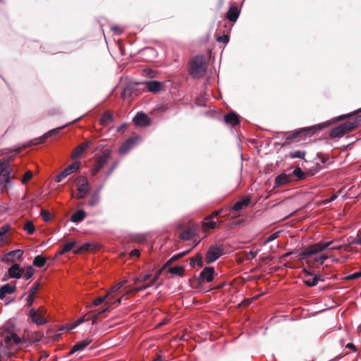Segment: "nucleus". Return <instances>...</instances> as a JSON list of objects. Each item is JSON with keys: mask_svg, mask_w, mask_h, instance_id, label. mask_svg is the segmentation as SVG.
I'll return each mask as SVG.
<instances>
[{"mask_svg": "<svg viewBox=\"0 0 361 361\" xmlns=\"http://www.w3.org/2000/svg\"><path fill=\"white\" fill-rule=\"evenodd\" d=\"M360 119L357 118L352 121H348L341 124L338 127L334 128L330 133L331 137H341L344 135L346 133L353 130L355 129L359 124Z\"/></svg>", "mask_w": 361, "mask_h": 361, "instance_id": "obj_1", "label": "nucleus"}, {"mask_svg": "<svg viewBox=\"0 0 361 361\" xmlns=\"http://www.w3.org/2000/svg\"><path fill=\"white\" fill-rule=\"evenodd\" d=\"M207 70V63L204 57L202 56H195L191 61L190 72L193 78L202 77Z\"/></svg>", "mask_w": 361, "mask_h": 361, "instance_id": "obj_2", "label": "nucleus"}, {"mask_svg": "<svg viewBox=\"0 0 361 361\" xmlns=\"http://www.w3.org/2000/svg\"><path fill=\"white\" fill-rule=\"evenodd\" d=\"M323 124L314 125L310 127L301 128L293 131L287 132V139L291 140L302 136H311L323 128Z\"/></svg>", "mask_w": 361, "mask_h": 361, "instance_id": "obj_3", "label": "nucleus"}, {"mask_svg": "<svg viewBox=\"0 0 361 361\" xmlns=\"http://www.w3.org/2000/svg\"><path fill=\"white\" fill-rule=\"evenodd\" d=\"M77 185V192L73 195V197L78 200L85 198L91 190V186L89 184L88 180L85 176H79L75 180Z\"/></svg>", "mask_w": 361, "mask_h": 361, "instance_id": "obj_4", "label": "nucleus"}, {"mask_svg": "<svg viewBox=\"0 0 361 361\" xmlns=\"http://www.w3.org/2000/svg\"><path fill=\"white\" fill-rule=\"evenodd\" d=\"M111 154V152L109 149H104L101 155L97 159V161L92 169V176H95L99 171L107 163Z\"/></svg>", "mask_w": 361, "mask_h": 361, "instance_id": "obj_5", "label": "nucleus"}, {"mask_svg": "<svg viewBox=\"0 0 361 361\" xmlns=\"http://www.w3.org/2000/svg\"><path fill=\"white\" fill-rule=\"evenodd\" d=\"M223 253V250L217 245H212L208 250L206 257H205V262L207 264H209L216 260H217Z\"/></svg>", "mask_w": 361, "mask_h": 361, "instance_id": "obj_6", "label": "nucleus"}, {"mask_svg": "<svg viewBox=\"0 0 361 361\" xmlns=\"http://www.w3.org/2000/svg\"><path fill=\"white\" fill-rule=\"evenodd\" d=\"M293 180L294 179H291V176L289 173L283 172L275 178L274 187L281 188L290 184Z\"/></svg>", "mask_w": 361, "mask_h": 361, "instance_id": "obj_7", "label": "nucleus"}, {"mask_svg": "<svg viewBox=\"0 0 361 361\" xmlns=\"http://www.w3.org/2000/svg\"><path fill=\"white\" fill-rule=\"evenodd\" d=\"M23 255L22 250H15L6 253L1 257V262L4 263L13 262L16 259H21Z\"/></svg>", "mask_w": 361, "mask_h": 361, "instance_id": "obj_8", "label": "nucleus"}, {"mask_svg": "<svg viewBox=\"0 0 361 361\" xmlns=\"http://www.w3.org/2000/svg\"><path fill=\"white\" fill-rule=\"evenodd\" d=\"M140 140V137H130L125 141L119 149V153L121 154H126L130 149H131Z\"/></svg>", "mask_w": 361, "mask_h": 361, "instance_id": "obj_9", "label": "nucleus"}, {"mask_svg": "<svg viewBox=\"0 0 361 361\" xmlns=\"http://www.w3.org/2000/svg\"><path fill=\"white\" fill-rule=\"evenodd\" d=\"M135 126L140 127L149 126L151 124V121L149 117L142 112H138L133 118Z\"/></svg>", "mask_w": 361, "mask_h": 361, "instance_id": "obj_10", "label": "nucleus"}, {"mask_svg": "<svg viewBox=\"0 0 361 361\" xmlns=\"http://www.w3.org/2000/svg\"><path fill=\"white\" fill-rule=\"evenodd\" d=\"M23 273L24 269L20 267V266L17 263H14L8 269V275L11 279H19L23 276Z\"/></svg>", "mask_w": 361, "mask_h": 361, "instance_id": "obj_11", "label": "nucleus"}, {"mask_svg": "<svg viewBox=\"0 0 361 361\" xmlns=\"http://www.w3.org/2000/svg\"><path fill=\"white\" fill-rule=\"evenodd\" d=\"M29 317L38 326L44 325L47 322L46 318L42 314H39L38 311L34 308L29 311Z\"/></svg>", "mask_w": 361, "mask_h": 361, "instance_id": "obj_12", "label": "nucleus"}, {"mask_svg": "<svg viewBox=\"0 0 361 361\" xmlns=\"http://www.w3.org/2000/svg\"><path fill=\"white\" fill-rule=\"evenodd\" d=\"M93 144L92 141L87 140L86 142H82L77 147L74 149L72 153L71 157L73 159H76L81 156V154L86 151Z\"/></svg>", "mask_w": 361, "mask_h": 361, "instance_id": "obj_13", "label": "nucleus"}, {"mask_svg": "<svg viewBox=\"0 0 361 361\" xmlns=\"http://www.w3.org/2000/svg\"><path fill=\"white\" fill-rule=\"evenodd\" d=\"M214 269L211 267H205L200 273V278L207 282L214 280Z\"/></svg>", "mask_w": 361, "mask_h": 361, "instance_id": "obj_14", "label": "nucleus"}, {"mask_svg": "<svg viewBox=\"0 0 361 361\" xmlns=\"http://www.w3.org/2000/svg\"><path fill=\"white\" fill-rule=\"evenodd\" d=\"M92 342V339L90 338H87L85 340L78 342L75 343L71 348L70 353L73 354L75 352L82 350L85 347H87Z\"/></svg>", "mask_w": 361, "mask_h": 361, "instance_id": "obj_15", "label": "nucleus"}, {"mask_svg": "<svg viewBox=\"0 0 361 361\" xmlns=\"http://www.w3.org/2000/svg\"><path fill=\"white\" fill-rule=\"evenodd\" d=\"M66 126H67V125H64L62 127L56 128H54L52 130H50L49 131L46 133L44 135H42V137H39V139H38L39 141H38L37 143H43V142H44L46 139L47 137H49L56 136L59 133L60 130L66 128Z\"/></svg>", "mask_w": 361, "mask_h": 361, "instance_id": "obj_16", "label": "nucleus"}, {"mask_svg": "<svg viewBox=\"0 0 361 361\" xmlns=\"http://www.w3.org/2000/svg\"><path fill=\"white\" fill-rule=\"evenodd\" d=\"M10 171L0 174V190L3 191L6 188L11 185L10 180Z\"/></svg>", "mask_w": 361, "mask_h": 361, "instance_id": "obj_17", "label": "nucleus"}, {"mask_svg": "<svg viewBox=\"0 0 361 361\" xmlns=\"http://www.w3.org/2000/svg\"><path fill=\"white\" fill-rule=\"evenodd\" d=\"M239 9L236 6H231L226 13V18L231 22H235L239 16Z\"/></svg>", "mask_w": 361, "mask_h": 361, "instance_id": "obj_18", "label": "nucleus"}, {"mask_svg": "<svg viewBox=\"0 0 361 361\" xmlns=\"http://www.w3.org/2000/svg\"><path fill=\"white\" fill-rule=\"evenodd\" d=\"M16 290V286H11L9 283H6L2 286L0 288V299H4L8 294H12Z\"/></svg>", "mask_w": 361, "mask_h": 361, "instance_id": "obj_19", "label": "nucleus"}, {"mask_svg": "<svg viewBox=\"0 0 361 361\" xmlns=\"http://www.w3.org/2000/svg\"><path fill=\"white\" fill-rule=\"evenodd\" d=\"M250 201L251 199L249 197H246L243 200L236 202L233 207V209L235 212H240L245 207H247L250 204Z\"/></svg>", "mask_w": 361, "mask_h": 361, "instance_id": "obj_20", "label": "nucleus"}, {"mask_svg": "<svg viewBox=\"0 0 361 361\" xmlns=\"http://www.w3.org/2000/svg\"><path fill=\"white\" fill-rule=\"evenodd\" d=\"M85 216H86L85 212L82 209H80V210H78L76 212H75L71 216V221L73 223H80L82 221H83V219L85 218Z\"/></svg>", "mask_w": 361, "mask_h": 361, "instance_id": "obj_21", "label": "nucleus"}, {"mask_svg": "<svg viewBox=\"0 0 361 361\" xmlns=\"http://www.w3.org/2000/svg\"><path fill=\"white\" fill-rule=\"evenodd\" d=\"M81 166V162L79 161H76L67 166L63 172L65 173V176H68V175L71 174L73 172L78 171L80 169Z\"/></svg>", "mask_w": 361, "mask_h": 361, "instance_id": "obj_22", "label": "nucleus"}, {"mask_svg": "<svg viewBox=\"0 0 361 361\" xmlns=\"http://www.w3.org/2000/svg\"><path fill=\"white\" fill-rule=\"evenodd\" d=\"M224 121L226 123L238 125L240 123L238 116L235 113H229L224 116Z\"/></svg>", "mask_w": 361, "mask_h": 361, "instance_id": "obj_23", "label": "nucleus"}, {"mask_svg": "<svg viewBox=\"0 0 361 361\" xmlns=\"http://www.w3.org/2000/svg\"><path fill=\"white\" fill-rule=\"evenodd\" d=\"M100 190H101V188H99V190H97L92 194L90 200L87 202V205L89 207H93L97 206L99 204V202L100 201V195H99Z\"/></svg>", "mask_w": 361, "mask_h": 361, "instance_id": "obj_24", "label": "nucleus"}, {"mask_svg": "<svg viewBox=\"0 0 361 361\" xmlns=\"http://www.w3.org/2000/svg\"><path fill=\"white\" fill-rule=\"evenodd\" d=\"M289 173L291 176V179H293V178L295 177L298 180H302L305 179L306 177L305 173L298 166H297L292 172H290Z\"/></svg>", "mask_w": 361, "mask_h": 361, "instance_id": "obj_25", "label": "nucleus"}, {"mask_svg": "<svg viewBox=\"0 0 361 361\" xmlns=\"http://www.w3.org/2000/svg\"><path fill=\"white\" fill-rule=\"evenodd\" d=\"M147 87L151 92H157L161 90V83L155 80L149 81L147 83Z\"/></svg>", "mask_w": 361, "mask_h": 361, "instance_id": "obj_26", "label": "nucleus"}, {"mask_svg": "<svg viewBox=\"0 0 361 361\" xmlns=\"http://www.w3.org/2000/svg\"><path fill=\"white\" fill-rule=\"evenodd\" d=\"M315 255V251L312 245L306 247L303 251L299 253L298 256L301 259H307L308 257Z\"/></svg>", "mask_w": 361, "mask_h": 361, "instance_id": "obj_27", "label": "nucleus"}, {"mask_svg": "<svg viewBox=\"0 0 361 361\" xmlns=\"http://www.w3.org/2000/svg\"><path fill=\"white\" fill-rule=\"evenodd\" d=\"M134 87L131 85H128L123 90L121 94L122 98L124 100H128L131 98Z\"/></svg>", "mask_w": 361, "mask_h": 361, "instance_id": "obj_28", "label": "nucleus"}, {"mask_svg": "<svg viewBox=\"0 0 361 361\" xmlns=\"http://www.w3.org/2000/svg\"><path fill=\"white\" fill-rule=\"evenodd\" d=\"M5 341L8 344H18L20 343V339L16 334H11L5 337Z\"/></svg>", "mask_w": 361, "mask_h": 361, "instance_id": "obj_29", "label": "nucleus"}, {"mask_svg": "<svg viewBox=\"0 0 361 361\" xmlns=\"http://www.w3.org/2000/svg\"><path fill=\"white\" fill-rule=\"evenodd\" d=\"M46 263V259L42 255H37L35 257L32 264L37 267H42Z\"/></svg>", "mask_w": 361, "mask_h": 361, "instance_id": "obj_30", "label": "nucleus"}, {"mask_svg": "<svg viewBox=\"0 0 361 361\" xmlns=\"http://www.w3.org/2000/svg\"><path fill=\"white\" fill-rule=\"evenodd\" d=\"M195 233L192 229H187L180 233V238L183 240H188L192 239Z\"/></svg>", "mask_w": 361, "mask_h": 361, "instance_id": "obj_31", "label": "nucleus"}, {"mask_svg": "<svg viewBox=\"0 0 361 361\" xmlns=\"http://www.w3.org/2000/svg\"><path fill=\"white\" fill-rule=\"evenodd\" d=\"M113 121V116L109 112H105L101 119H100V123L102 126L108 125L110 122Z\"/></svg>", "mask_w": 361, "mask_h": 361, "instance_id": "obj_32", "label": "nucleus"}, {"mask_svg": "<svg viewBox=\"0 0 361 361\" xmlns=\"http://www.w3.org/2000/svg\"><path fill=\"white\" fill-rule=\"evenodd\" d=\"M306 152L305 151L296 150L293 152H290L289 154L290 158L291 159H300L302 160H305Z\"/></svg>", "mask_w": 361, "mask_h": 361, "instance_id": "obj_33", "label": "nucleus"}, {"mask_svg": "<svg viewBox=\"0 0 361 361\" xmlns=\"http://www.w3.org/2000/svg\"><path fill=\"white\" fill-rule=\"evenodd\" d=\"M157 277H154L149 283H145L143 286L135 288L133 289V290H134L136 293L141 292V291H142V290H144L151 287L152 286H153V284L154 283V282L157 280Z\"/></svg>", "mask_w": 361, "mask_h": 361, "instance_id": "obj_34", "label": "nucleus"}, {"mask_svg": "<svg viewBox=\"0 0 361 361\" xmlns=\"http://www.w3.org/2000/svg\"><path fill=\"white\" fill-rule=\"evenodd\" d=\"M75 245V241H71V242H68V243H66L63 246V248L59 252V255H63V254L71 251Z\"/></svg>", "mask_w": 361, "mask_h": 361, "instance_id": "obj_35", "label": "nucleus"}, {"mask_svg": "<svg viewBox=\"0 0 361 361\" xmlns=\"http://www.w3.org/2000/svg\"><path fill=\"white\" fill-rule=\"evenodd\" d=\"M169 272L177 276H182L183 274V268L181 266H174L169 268Z\"/></svg>", "mask_w": 361, "mask_h": 361, "instance_id": "obj_36", "label": "nucleus"}, {"mask_svg": "<svg viewBox=\"0 0 361 361\" xmlns=\"http://www.w3.org/2000/svg\"><path fill=\"white\" fill-rule=\"evenodd\" d=\"M126 283V281H121V282L116 284L111 288L110 291L108 292V293H111V296L109 298V300H113V298H114L113 294L118 292Z\"/></svg>", "mask_w": 361, "mask_h": 361, "instance_id": "obj_37", "label": "nucleus"}, {"mask_svg": "<svg viewBox=\"0 0 361 361\" xmlns=\"http://www.w3.org/2000/svg\"><path fill=\"white\" fill-rule=\"evenodd\" d=\"M190 265L191 267H195V265L201 267L203 266V262L201 256L197 255L196 257L191 259Z\"/></svg>", "mask_w": 361, "mask_h": 361, "instance_id": "obj_38", "label": "nucleus"}, {"mask_svg": "<svg viewBox=\"0 0 361 361\" xmlns=\"http://www.w3.org/2000/svg\"><path fill=\"white\" fill-rule=\"evenodd\" d=\"M110 296H111V293H107L104 296L98 297L94 300L93 305L94 306H98L100 304H102V302H104L106 299L109 300Z\"/></svg>", "mask_w": 361, "mask_h": 361, "instance_id": "obj_39", "label": "nucleus"}, {"mask_svg": "<svg viewBox=\"0 0 361 361\" xmlns=\"http://www.w3.org/2000/svg\"><path fill=\"white\" fill-rule=\"evenodd\" d=\"M125 298V295H123L121 298H119L118 299H117L116 301L114 302H111L110 300L109 301H107L105 302L104 305L106 306V307L103 310V312H106L109 310V308L113 305V304H115V303H117V304H120L122 301V300H123Z\"/></svg>", "mask_w": 361, "mask_h": 361, "instance_id": "obj_40", "label": "nucleus"}, {"mask_svg": "<svg viewBox=\"0 0 361 361\" xmlns=\"http://www.w3.org/2000/svg\"><path fill=\"white\" fill-rule=\"evenodd\" d=\"M24 230L31 235L35 232V226L32 221H27L24 226Z\"/></svg>", "mask_w": 361, "mask_h": 361, "instance_id": "obj_41", "label": "nucleus"}, {"mask_svg": "<svg viewBox=\"0 0 361 361\" xmlns=\"http://www.w3.org/2000/svg\"><path fill=\"white\" fill-rule=\"evenodd\" d=\"M319 281V278L317 276H314L313 278L310 279L308 280L305 281V283L310 287L314 286L318 283Z\"/></svg>", "mask_w": 361, "mask_h": 361, "instance_id": "obj_42", "label": "nucleus"}, {"mask_svg": "<svg viewBox=\"0 0 361 361\" xmlns=\"http://www.w3.org/2000/svg\"><path fill=\"white\" fill-rule=\"evenodd\" d=\"M33 276V269L31 267H29L27 270L24 269L23 276L25 280L30 279Z\"/></svg>", "mask_w": 361, "mask_h": 361, "instance_id": "obj_43", "label": "nucleus"}, {"mask_svg": "<svg viewBox=\"0 0 361 361\" xmlns=\"http://www.w3.org/2000/svg\"><path fill=\"white\" fill-rule=\"evenodd\" d=\"M40 214H41V216H42V219L44 220V221L48 222V221H50V219H51V214L48 211L42 210Z\"/></svg>", "mask_w": 361, "mask_h": 361, "instance_id": "obj_44", "label": "nucleus"}, {"mask_svg": "<svg viewBox=\"0 0 361 361\" xmlns=\"http://www.w3.org/2000/svg\"><path fill=\"white\" fill-rule=\"evenodd\" d=\"M279 237V232H275L274 233H272L271 235H270L265 240H264V244H267L274 240H276V238H278Z\"/></svg>", "mask_w": 361, "mask_h": 361, "instance_id": "obj_45", "label": "nucleus"}, {"mask_svg": "<svg viewBox=\"0 0 361 361\" xmlns=\"http://www.w3.org/2000/svg\"><path fill=\"white\" fill-rule=\"evenodd\" d=\"M32 177V173L31 171H27L22 178V183L23 184L29 181Z\"/></svg>", "mask_w": 361, "mask_h": 361, "instance_id": "obj_46", "label": "nucleus"}, {"mask_svg": "<svg viewBox=\"0 0 361 361\" xmlns=\"http://www.w3.org/2000/svg\"><path fill=\"white\" fill-rule=\"evenodd\" d=\"M360 277H361V271L355 272L352 274H350V275L347 276L345 279L348 280H353V279H357Z\"/></svg>", "mask_w": 361, "mask_h": 361, "instance_id": "obj_47", "label": "nucleus"}, {"mask_svg": "<svg viewBox=\"0 0 361 361\" xmlns=\"http://www.w3.org/2000/svg\"><path fill=\"white\" fill-rule=\"evenodd\" d=\"M216 227V222L215 221H210L207 223H205L204 224V230H207V229H214Z\"/></svg>", "mask_w": 361, "mask_h": 361, "instance_id": "obj_48", "label": "nucleus"}, {"mask_svg": "<svg viewBox=\"0 0 361 361\" xmlns=\"http://www.w3.org/2000/svg\"><path fill=\"white\" fill-rule=\"evenodd\" d=\"M216 40L218 42H222V43L226 44L229 41V37H228V35H224L222 36L217 37Z\"/></svg>", "mask_w": 361, "mask_h": 361, "instance_id": "obj_49", "label": "nucleus"}, {"mask_svg": "<svg viewBox=\"0 0 361 361\" xmlns=\"http://www.w3.org/2000/svg\"><path fill=\"white\" fill-rule=\"evenodd\" d=\"M39 286V283H35L30 290L29 294H31V295H35L36 292L37 291Z\"/></svg>", "mask_w": 361, "mask_h": 361, "instance_id": "obj_50", "label": "nucleus"}, {"mask_svg": "<svg viewBox=\"0 0 361 361\" xmlns=\"http://www.w3.org/2000/svg\"><path fill=\"white\" fill-rule=\"evenodd\" d=\"M111 29L114 32V34H116V35H120L123 31L121 27H119L118 26H116V25L112 26L111 27Z\"/></svg>", "mask_w": 361, "mask_h": 361, "instance_id": "obj_51", "label": "nucleus"}, {"mask_svg": "<svg viewBox=\"0 0 361 361\" xmlns=\"http://www.w3.org/2000/svg\"><path fill=\"white\" fill-rule=\"evenodd\" d=\"M328 259V256L326 255H322L320 257L315 259L316 262H319L321 264H322L325 260Z\"/></svg>", "mask_w": 361, "mask_h": 361, "instance_id": "obj_52", "label": "nucleus"}, {"mask_svg": "<svg viewBox=\"0 0 361 361\" xmlns=\"http://www.w3.org/2000/svg\"><path fill=\"white\" fill-rule=\"evenodd\" d=\"M66 177V176H65V173L62 171L59 175L56 176V177L55 178V181L56 183H59Z\"/></svg>", "mask_w": 361, "mask_h": 361, "instance_id": "obj_53", "label": "nucleus"}, {"mask_svg": "<svg viewBox=\"0 0 361 361\" xmlns=\"http://www.w3.org/2000/svg\"><path fill=\"white\" fill-rule=\"evenodd\" d=\"M66 177V176H65V173L62 171L59 175L56 176V177L55 178V181L56 183H59Z\"/></svg>", "mask_w": 361, "mask_h": 361, "instance_id": "obj_54", "label": "nucleus"}, {"mask_svg": "<svg viewBox=\"0 0 361 361\" xmlns=\"http://www.w3.org/2000/svg\"><path fill=\"white\" fill-rule=\"evenodd\" d=\"M9 226L6 225L0 228V235H4L6 234V233L8 231Z\"/></svg>", "mask_w": 361, "mask_h": 361, "instance_id": "obj_55", "label": "nucleus"}, {"mask_svg": "<svg viewBox=\"0 0 361 361\" xmlns=\"http://www.w3.org/2000/svg\"><path fill=\"white\" fill-rule=\"evenodd\" d=\"M257 255V251H250L248 253H247V259H252L254 258H255Z\"/></svg>", "mask_w": 361, "mask_h": 361, "instance_id": "obj_56", "label": "nucleus"}, {"mask_svg": "<svg viewBox=\"0 0 361 361\" xmlns=\"http://www.w3.org/2000/svg\"><path fill=\"white\" fill-rule=\"evenodd\" d=\"M152 277V274H146L143 276H140L142 283H145L149 281Z\"/></svg>", "mask_w": 361, "mask_h": 361, "instance_id": "obj_57", "label": "nucleus"}, {"mask_svg": "<svg viewBox=\"0 0 361 361\" xmlns=\"http://www.w3.org/2000/svg\"><path fill=\"white\" fill-rule=\"evenodd\" d=\"M34 297H35V295H31V294H29V295L27 296V298L26 299L27 306L32 305L33 302H34Z\"/></svg>", "mask_w": 361, "mask_h": 361, "instance_id": "obj_58", "label": "nucleus"}, {"mask_svg": "<svg viewBox=\"0 0 361 361\" xmlns=\"http://www.w3.org/2000/svg\"><path fill=\"white\" fill-rule=\"evenodd\" d=\"M103 312H103V310H102V311L97 312H95V313H94V317H93L92 318H91V319H92V324H94L96 323V322H97V319H98L99 316L102 313H103Z\"/></svg>", "mask_w": 361, "mask_h": 361, "instance_id": "obj_59", "label": "nucleus"}, {"mask_svg": "<svg viewBox=\"0 0 361 361\" xmlns=\"http://www.w3.org/2000/svg\"><path fill=\"white\" fill-rule=\"evenodd\" d=\"M8 172H9V171L7 169L6 166L4 163H0V174Z\"/></svg>", "mask_w": 361, "mask_h": 361, "instance_id": "obj_60", "label": "nucleus"}, {"mask_svg": "<svg viewBox=\"0 0 361 361\" xmlns=\"http://www.w3.org/2000/svg\"><path fill=\"white\" fill-rule=\"evenodd\" d=\"M312 245L313 247V249L315 251V254L322 252L320 243H315V244H313Z\"/></svg>", "mask_w": 361, "mask_h": 361, "instance_id": "obj_61", "label": "nucleus"}, {"mask_svg": "<svg viewBox=\"0 0 361 361\" xmlns=\"http://www.w3.org/2000/svg\"><path fill=\"white\" fill-rule=\"evenodd\" d=\"M332 244V241L326 242L325 243H320L321 250L324 251Z\"/></svg>", "mask_w": 361, "mask_h": 361, "instance_id": "obj_62", "label": "nucleus"}, {"mask_svg": "<svg viewBox=\"0 0 361 361\" xmlns=\"http://www.w3.org/2000/svg\"><path fill=\"white\" fill-rule=\"evenodd\" d=\"M118 165V162L117 161H115L111 167L108 170L107 173H106V176H109L111 175V173L113 172V171L114 170V169Z\"/></svg>", "mask_w": 361, "mask_h": 361, "instance_id": "obj_63", "label": "nucleus"}, {"mask_svg": "<svg viewBox=\"0 0 361 361\" xmlns=\"http://www.w3.org/2000/svg\"><path fill=\"white\" fill-rule=\"evenodd\" d=\"M130 255L131 257H138L140 256V250L137 249H134L130 251Z\"/></svg>", "mask_w": 361, "mask_h": 361, "instance_id": "obj_64", "label": "nucleus"}]
</instances>
